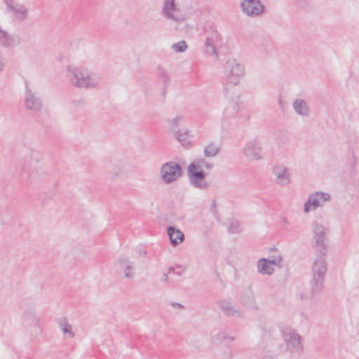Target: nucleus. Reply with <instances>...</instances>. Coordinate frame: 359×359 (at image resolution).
Here are the masks:
<instances>
[{"mask_svg":"<svg viewBox=\"0 0 359 359\" xmlns=\"http://www.w3.org/2000/svg\"><path fill=\"white\" fill-rule=\"evenodd\" d=\"M175 1L164 0L161 13L165 18L178 22L182 20V17Z\"/></svg>","mask_w":359,"mask_h":359,"instance_id":"12","label":"nucleus"},{"mask_svg":"<svg viewBox=\"0 0 359 359\" xmlns=\"http://www.w3.org/2000/svg\"><path fill=\"white\" fill-rule=\"evenodd\" d=\"M167 233L169 236L170 243L173 246L179 245L184 240V235L182 231L174 226H168L167 228Z\"/></svg>","mask_w":359,"mask_h":359,"instance_id":"23","label":"nucleus"},{"mask_svg":"<svg viewBox=\"0 0 359 359\" xmlns=\"http://www.w3.org/2000/svg\"><path fill=\"white\" fill-rule=\"evenodd\" d=\"M243 154L249 161H258L263 158V148L259 140L248 141L243 149Z\"/></svg>","mask_w":359,"mask_h":359,"instance_id":"7","label":"nucleus"},{"mask_svg":"<svg viewBox=\"0 0 359 359\" xmlns=\"http://www.w3.org/2000/svg\"><path fill=\"white\" fill-rule=\"evenodd\" d=\"M161 280L163 281H167L168 280V276L167 273H164L162 276Z\"/></svg>","mask_w":359,"mask_h":359,"instance_id":"40","label":"nucleus"},{"mask_svg":"<svg viewBox=\"0 0 359 359\" xmlns=\"http://www.w3.org/2000/svg\"><path fill=\"white\" fill-rule=\"evenodd\" d=\"M275 176V182L280 187H286L290 184V174L288 168L281 164L276 165L272 168Z\"/></svg>","mask_w":359,"mask_h":359,"instance_id":"15","label":"nucleus"},{"mask_svg":"<svg viewBox=\"0 0 359 359\" xmlns=\"http://www.w3.org/2000/svg\"><path fill=\"white\" fill-rule=\"evenodd\" d=\"M240 7L243 14L257 18L265 13V6L260 0H241Z\"/></svg>","mask_w":359,"mask_h":359,"instance_id":"10","label":"nucleus"},{"mask_svg":"<svg viewBox=\"0 0 359 359\" xmlns=\"http://www.w3.org/2000/svg\"><path fill=\"white\" fill-rule=\"evenodd\" d=\"M183 117L182 116H177L173 118L169 119L168 121V123L172 126V129L176 130V128L178 127V123L180 121H182Z\"/></svg>","mask_w":359,"mask_h":359,"instance_id":"35","label":"nucleus"},{"mask_svg":"<svg viewBox=\"0 0 359 359\" xmlns=\"http://www.w3.org/2000/svg\"><path fill=\"white\" fill-rule=\"evenodd\" d=\"M237 81L224 83L222 92L228 102L222 113V119L229 121L237 118L242 111L243 103L240 101L241 91L236 87Z\"/></svg>","mask_w":359,"mask_h":359,"instance_id":"1","label":"nucleus"},{"mask_svg":"<svg viewBox=\"0 0 359 359\" xmlns=\"http://www.w3.org/2000/svg\"><path fill=\"white\" fill-rule=\"evenodd\" d=\"M168 273L174 271V268L173 267H169L168 269Z\"/></svg>","mask_w":359,"mask_h":359,"instance_id":"44","label":"nucleus"},{"mask_svg":"<svg viewBox=\"0 0 359 359\" xmlns=\"http://www.w3.org/2000/svg\"><path fill=\"white\" fill-rule=\"evenodd\" d=\"M156 75L163 83L164 86H166L170 83L169 74L164 68L158 67L157 69Z\"/></svg>","mask_w":359,"mask_h":359,"instance_id":"31","label":"nucleus"},{"mask_svg":"<svg viewBox=\"0 0 359 359\" xmlns=\"http://www.w3.org/2000/svg\"><path fill=\"white\" fill-rule=\"evenodd\" d=\"M160 174L163 182L166 184H169L182 177V169L179 163L170 161L161 165Z\"/></svg>","mask_w":359,"mask_h":359,"instance_id":"5","label":"nucleus"},{"mask_svg":"<svg viewBox=\"0 0 359 359\" xmlns=\"http://www.w3.org/2000/svg\"><path fill=\"white\" fill-rule=\"evenodd\" d=\"M206 163L203 158H197L191 162L187 168L189 182L194 188L204 190L208 188L209 184L205 181L206 175L203 167Z\"/></svg>","mask_w":359,"mask_h":359,"instance_id":"4","label":"nucleus"},{"mask_svg":"<svg viewBox=\"0 0 359 359\" xmlns=\"http://www.w3.org/2000/svg\"><path fill=\"white\" fill-rule=\"evenodd\" d=\"M172 306L176 309H182L183 306L180 303H172Z\"/></svg>","mask_w":359,"mask_h":359,"instance_id":"38","label":"nucleus"},{"mask_svg":"<svg viewBox=\"0 0 359 359\" xmlns=\"http://www.w3.org/2000/svg\"><path fill=\"white\" fill-rule=\"evenodd\" d=\"M205 51L209 55H215L218 57V54L216 48L213 44V39L211 37L207 36L205 40Z\"/></svg>","mask_w":359,"mask_h":359,"instance_id":"29","label":"nucleus"},{"mask_svg":"<svg viewBox=\"0 0 359 359\" xmlns=\"http://www.w3.org/2000/svg\"><path fill=\"white\" fill-rule=\"evenodd\" d=\"M292 107L296 113L302 117H309L311 114V109L308 102L302 98L294 99L292 103Z\"/></svg>","mask_w":359,"mask_h":359,"instance_id":"19","label":"nucleus"},{"mask_svg":"<svg viewBox=\"0 0 359 359\" xmlns=\"http://www.w3.org/2000/svg\"><path fill=\"white\" fill-rule=\"evenodd\" d=\"M283 337L286 348L291 353H299L302 351L304 346L302 342V337L294 330H287L283 332Z\"/></svg>","mask_w":359,"mask_h":359,"instance_id":"8","label":"nucleus"},{"mask_svg":"<svg viewBox=\"0 0 359 359\" xmlns=\"http://www.w3.org/2000/svg\"><path fill=\"white\" fill-rule=\"evenodd\" d=\"M331 199V196L328 193L316 191L309 196L307 201L304 203V211L306 213L311 210H315L318 208L323 207L326 202Z\"/></svg>","mask_w":359,"mask_h":359,"instance_id":"9","label":"nucleus"},{"mask_svg":"<svg viewBox=\"0 0 359 359\" xmlns=\"http://www.w3.org/2000/svg\"><path fill=\"white\" fill-rule=\"evenodd\" d=\"M203 167H205L208 170H210V169H212L213 168V163H209V162L206 161V163H205Z\"/></svg>","mask_w":359,"mask_h":359,"instance_id":"37","label":"nucleus"},{"mask_svg":"<svg viewBox=\"0 0 359 359\" xmlns=\"http://www.w3.org/2000/svg\"><path fill=\"white\" fill-rule=\"evenodd\" d=\"M314 247L319 248V252L326 255V228L318 223L315 224L313 229Z\"/></svg>","mask_w":359,"mask_h":359,"instance_id":"14","label":"nucleus"},{"mask_svg":"<svg viewBox=\"0 0 359 359\" xmlns=\"http://www.w3.org/2000/svg\"><path fill=\"white\" fill-rule=\"evenodd\" d=\"M6 6L7 10L13 14L17 21L21 22L27 18L28 12L25 6L14 4L11 0H6Z\"/></svg>","mask_w":359,"mask_h":359,"instance_id":"17","label":"nucleus"},{"mask_svg":"<svg viewBox=\"0 0 359 359\" xmlns=\"http://www.w3.org/2000/svg\"><path fill=\"white\" fill-rule=\"evenodd\" d=\"M325 255L319 252L314 259L312 266V278L311 280V296L316 297L323 289L325 276L327 271V264L325 259Z\"/></svg>","mask_w":359,"mask_h":359,"instance_id":"3","label":"nucleus"},{"mask_svg":"<svg viewBox=\"0 0 359 359\" xmlns=\"http://www.w3.org/2000/svg\"><path fill=\"white\" fill-rule=\"evenodd\" d=\"M214 338L217 340L226 342L228 344H229L231 341H233L235 338L233 336L228 335L225 332H219L217 334H216Z\"/></svg>","mask_w":359,"mask_h":359,"instance_id":"33","label":"nucleus"},{"mask_svg":"<svg viewBox=\"0 0 359 359\" xmlns=\"http://www.w3.org/2000/svg\"><path fill=\"white\" fill-rule=\"evenodd\" d=\"M224 69L227 73L224 83L237 81L236 86L239 83L240 78L244 74V67L235 59H229L226 61Z\"/></svg>","mask_w":359,"mask_h":359,"instance_id":"11","label":"nucleus"},{"mask_svg":"<svg viewBox=\"0 0 359 359\" xmlns=\"http://www.w3.org/2000/svg\"><path fill=\"white\" fill-rule=\"evenodd\" d=\"M25 105L27 109L34 112L40 111L43 106L41 100L34 94L27 85H26Z\"/></svg>","mask_w":359,"mask_h":359,"instance_id":"16","label":"nucleus"},{"mask_svg":"<svg viewBox=\"0 0 359 359\" xmlns=\"http://www.w3.org/2000/svg\"><path fill=\"white\" fill-rule=\"evenodd\" d=\"M21 319L22 323L25 327L33 329L36 334L41 333L42 330L40 326L39 320L34 309L29 308L25 309L22 315Z\"/></svg>","mask_w":359,"mask_h":359,"instance_id":"13","label":"nucleus"},{"mask_svg":"<svg viewBox=\"0 0 359 359\" xmlns=\"http://www.w3.org/2000/svg\"><path fill=\"white\" fill-rule=\"evenodd\" d=\"M228 232L231 233H239L242 231L240 222L236 219H231L227 227Z\"/></svg>","mask_w":359,"mask_h":359,"instance_id":"30","label":"nucleus"},{"mask_svg":"<svg viewBox=\"0 0 359 359\" xmlns=\"http://www.w3.org/2000/svg\"><path fill=\"white\" fill-rule=\"evenodd\" d=\"M67 76L71 83L81 89H94L100 86L101 76L87 68L69 66Z\"/></svg>","mask_w":359,"mask_h":359,"instance_id":"2","label":"nucleus"},{"mask_svg":"<svg viewBox=\"0 0 359 359\" xmlns=\"http://www.w3.org/2000/svg\"><path fill=\"white\" fill-rule=\"evenodd\" d=\"M108 175L111 180H116L121 177L122 169L119 165H114L109 170Z\"/></svg>","mask_w":359,"mask_h":359,"instance_id":"28","label":"nucleus"},{"mask_svg":"<svg viewBox=\"0 0 359 359\" xmlns=\"http://www.w3.org/2000/svg\"><path fill=\"white\" fill-rule=\"evenodd\" d=\"M235 356L234 352L228 348L227 350L224 351L222 353V358L224 359H233Z\"/></svg>","mask_w":359,"mask_h":359,"instance_id":"36","label":"nucleus"},{"mask_svg":"<svg viewBox=\"0 0 359 359\" xmlns=\"http://www.w3.org/2000/svg\"><path fill=\"white\" fill-rule=\"evenodd\" d=\"M116 273L123 275L128 279H133L135 275V263L126 255H121L115 264Z\"/></svg>","mask_w":359,"mask_h":359,"instance_id":"6","label":"nucleus"},{"mask_svg":"<svg viewBox=\"0 0 359 359\" xmlns=\"http://www.w3.org/2000/svg\"><path fill=\"white\" fill-rule=\"evenodd\" d=\"M172 49L177 53H183L187 49V44L185 41H180L172 44Z\"/></svg>","mask_w":359,"mask_h":359,"instance_id":"34","label":"nucleus"},{"mask_svg":"<svg viewBox=\"0 0 359 359\" xmlns=\"http://www.w3.org/2000/svg\"><path fill=\"white\" fill-rule=\"evenodd\" d=\"M241 302V304L247 309L252 310L258 309L255 293L251 288H248L243 292Z\"/></svg>","mask_w":359,"mask_h":359,"instance_id":"20","label":"nucleus"},{"mask_svg":"<svg viewBox=\"0 0 359 359\" xmlns=\"http://www.w3.org/2000/svg\"><path fill=\"white\" fill-rule=\"evenodd\" d=\"M282 223L283 224H285V225H288L290 222H289V220H288V219L287 217H283L282 219Z\"/></svg>","mask_w":359,"mask_h":359,"instance_id":"41","label":"nucleus"},{"mask_svg":"<svg viewBox=\"0 0 359 359\" xmlns=\"http://www.w3.org/2000/svg\"><path fill=\"white\" fill-rule=\"evenodd\" d=\"M220 151V146L215 142H210L204 149V155L206 157H215Z\"/></svg>","mask_w":359,"mask_h":359,"instance_id":"25","label":"nucleus"},{"mask_svg":"<svg viewBox=\"0 0 359 359\" xmlns=\"http://www.w3.org/2000/svg\"><path fill=\"white\" fill-rule=\"evenodd\" d=\"M272 252L273 254L270 255L266 259H268L271 264L280 267L281 263L283 262V257L281 253L277 250H273Z\"/></svg>","mask_w":359,"mask_h":359,"instance_id":"26","label":"nucleus"},{"mask_svg":"<svg viewBox=\"0 0 359 359\" xmlns=\"http://www.w3.org/2000/svg\"><path fill=\"white\" fill-rule=\"evenodd\" d=\"M218 305L223 313L227 316L236 318L243 316L242 311L231 300H221L218 302Z\"/></svg>","mask_w":359,"mask_h":359,"instance_id":"18","label":"nucleus"},{"mask_svg":"<svg viewBox=\"0 0 359 359\" xmlns=\"http://www.w3.org/2000/svg\"><path fill=\"white\" fill-rule=\"evenodd\" d=\"M299 296H300V299L302 300H306V299H307V297H308L307 294L303 293V292L300 293Z\"/></svg>","mask_w":359,"mask_h":359,"instance_id":"39","label":"nucleus"},{"mask_svg":"<svg viewBox=\"0 0 359 359\" xmlns=\"http://www.w3.org/2000/svg\"><path fill=\"white\" fill-rule=\"evenodd\" d=\"M60 328L64 334H68L69 337H74V333L72 331V326L69 324L65 318L61 319L59 322Z\"/></svg>","mask_w":359,"mask_h":359,"instance_id":"32","label":"nucleus"},{"mask_svg":"<svg viewBox=\"0 0 359 359\" xmlns=\"http://www.w3.org/2000/svg\"><path fill=\"white\" fill-rule=\"evenodd\" d=\"M172 133L175 137L180 142L183 146H186L189 144V134L188 132H181L179 130H172Z\"/></svg>","mask_w":359,"mask_h":359,"instance_id":"27","label":"nucleus"},{"mask_svg":"<svg viewBox=\"0 0 359 359\" xmlns=\"http://www.w3.org/2000/svg\"><path fill=\"white\" fill-rule=\"evenodd\" d=\"M177 275L180 276L181 275L180 272H177Z\"/></svg>","mask_w":359,"mask_h":359,"instance_id":"46","label":"nucleus"},{"mask_svg":"<svg viewBox=\"0 0 359 359\" xmlns=\"http://www.w3.org/2000/svg\"><path fill=\"white\" fill-rule=\"evenodd\" d=\"M263 359H273V358H271V357H268V356H264V357L263 358Z\"/></svg>","mask_w":359,"mask_h":359,"instance_id":"45","label":"nucleus"},{"mask_svg":"<svg viewBox=\"0 0 359 359\" xmlns=\"http://www.w3.org/2000/svg\"><path fill=\"white\" fill-rule=\"evenodd\" d=\"M273 265L266 258H262L257 262V271L262 274L271 275L274 271Z\"/></svg>","mask_w":359,"mask_h":359,"instance_id":"24","label":"nucleus"},{"mask_svg":"<svg viewBox=\"0 0 359 359\" xmlns=\"http://www.w3.org/2000/svg\"><path fill=\"white\" fill-rule=\"evenodd\" d=\"M4 67V63L2 61H0V71H2Z\"/></svg>","mask_w":359,"mask_h":359,"instance_id":"43","label":"nucleus"},{"mask_svg":"<svg viewBox=\"0 0 359 359\" xmlns=\"http://www.w3.org/2000/svg\"><path fill=\"white\" fill-rule=\"evenodd\" d=\"M48 172L43 165H36L32 167L29 173V177L32 181H40L46 179Z\"/></svg>","mask_w":359,"mask_h":359,"instance_id":"22","label":"nucleus"},{"mask_svg":"<svg viewBox=\"0 0 359 359\" xmlns=\"http://www.w3.org/2000/svg\"><path fill=\"white\" fill-rule=\"evenodd\" d=\"M212 208H214L213 213L216 214L217 211V209H216V201H215V200H214L212 201Z\"/></svg>","mask_w":359,"mask_h":359,"instance_id":"42","label":"nucleus"},{"mask_svg":"<svg viewBox=\"0 0 359 359\" xmlns=\"http://www.w3.org/2000/svg\"><path fill=\"white\" fill-rule=\"evenodd\" d=\"M20 38L16 35H11L6 31L0 32V43L5 47H13L20 43Z\"/></svg>","mask_w":359,"mask_h":359,"instance_id":"21","label":"nucleus"}]
</instances>
